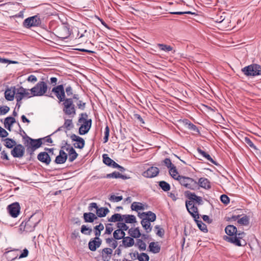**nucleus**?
<instances>
[{"label":"nucleus","instance_id":"nucleus-1","mask_svg":"<svg viewBox=\"0 0 261 261\" xmlns=\"http://www.w3.org/2000/svg\"><path fill=\"white\" fill-rule=\"evenodd\" d=\"M225 233L227 236H224L223 239L229 243H232L237 246H243L246 244L244 241V244H242L241 239L245 236V233L243 231H238L237 228L233 225H228L225 228Z\"/></svg>","mask_w":261,"mask_h":261},{"label":"nucleus","instance_id":"nucleus-7","mask_svg":"<svg viewBox=\"0 0 261 261\" xmlns=\"http://www.w3.org/2000/svg\"><path fill=\"white\" fill-rule=\"evenodd\" d=\"M47 85L44 81L39 82L34 87L30 89L31 94L34 96H41L47 92Z\"/></svg>","mask_w":261,"mask_h":261},{"label":"nucleus","instance_id":"nucleus-37","mask_svg":"<svg viewBox=\"0 0 261 261\" xmlns=\"http://www.w3.org/2000/svg\"><path fill=\"white\" fill-rule=\"evenodd\" d=\"M123 221V216L120 214H115L108 219V221L111 222H120Z\"/></svg>","mask_w":261,"mask_h":261},{"label":"nucleus","instance_id":"nucleus-46","mask_svg":"<svg viewBox=\"0 0 261 261\" xmlns=\"http://www.w3.org/2000/svg\"><path fill=\"white\" fill-rule=\"evenodd\" d=\"M136 246H137L140 250L144 251L146 248V245L142 239H137Z\"/></svg>","mask_w":261,"mask_h":261},{"label":"nucleus","instance_id":"nucleus-22","mask_svg":"<svg viewBox=\"0 0 261 261\" xmlns=\"http://www.w3.org/2000/svg\"><path fill=\"white\" fill-rule=\"evenodd\" d=\"M16 91L15 87H11L7 89L5 92V98L8 101H12L14 99V96L16 95Z\"/></svg>","mask_w":261,"mask_h":261},{"label":"nucleus","instance_id":"nucleus-5","mask_svg":"<svg viewBox=\"0 0 261 261\" xmlns=\"http://www.w3.org/2000/svg\"><path fill=\"white\" fill-rule=\"evenodd\" d=\"M62 102L63 111L66 115L73 117L76 114V107L71 98H65Z\"/></svg>","mask_w":261,"mask_h":261},{"label":"nucleus","instance_id":"nucleus-13","mask_svg":"<svg viewBox=\"0 0 261 261\" xmlns=\"http://www.w3.org/2000/svg\"><path fill=\"white\" fill-rule=\"evenodd\" d=\"M56 36L62 40L67 38L70 35L69 28L66 25H63L56 31Z\"/></svg>","mask_w":261,"mask_h":261},{"label":"nucleus","instance_id":"nucleus-59","mask_svg":"<svg viewBox=\"0 0 261 261\" xmlns=\"http://www.w3.org/2000/svg\"><path fill=\"white\" fill-rule=\"evenodd\" d=\"M76 105L77 107L81 110H84L86 108V102L81 100H77Z\"/></svg>","mask_w":261,"mask_h":261},{"label":"nucleus","instance_id":"nucleus-33","mask_svg":"<svg viewBox=\"0 0 261 261\" xmlns=\"http://www.w3.org/2000/svg\"><path fill=\"white\" fill-rule=\"evenodd\" d=\"M16 122L15 118L13 117L9 116L5 118L4 121L5 127L9 130H11L12 125Z\"/></svg>","mask_w":261,"mask_h":261},{"label":"nucleus","instance_id":"nucleus-25","mask_svg":"<svg viewBox=\"0 0 261 261\" xmlns=\"http://www.w3.org/2000/svg\"><path fill=\"white\" fill-rule=\"evenodd\" d=\"M113 253L112 249L105 248L101 250V254L102 259L103 261H109Z\"/></svg>","mask_w":261,"mask_h":261},{"label":"nucleus","instance_id":"nucleus-4","mask_svg":"<svg viewBox=\"0 0 261 261\" xmlns=\"http://www.w3.org/2000/svg\"><path fill=\"white\" fill-rule=\"evenodd\" d=\"M88 115L87 113H81L79 118V123H83L79 128V133L80 135H84L88 133L91 127L92 120L91 119H87Z\"/></svg>","mask_w":261,"mask_h":261},{"label":"nucleus","instance_id":"nucleus-29","mask_svg":"<svg viewBox=\"0 0 261 261\" xmlns=\"http://www.w3.org/2000/svg\"><path fill=\"white\" fill-rule=\"evenodd\" d=\"M183 123L188 129L194 132V133L200 134V131L196 125L191 122L189 120L184 119L183 120Z\"/></svg>","mask_w":261,"mask_h":261},{"label":"nucleus","instance_id":"nucleus-14","mask_svg":"<svg viewBox=\"0 0 261 261\" xmlns=\"http://www.w3.org/2000/svg\"><path fill=\"white\" fill-rule=\"evenodd\" d=\"M7 210L10 215L16 218L20 213V206L18 202H14L8 206Z\"/></svg>","mask_w":261,"mask_h":261},{"label":"nucleus","instance_id":"nucleus-48","mask_svg":"<svg viewBox=\"0 0 261 261\" xmlns=\"http://www.w3.org/2000/svg\"><path fill=\"white\" fill-rule=\"evenodd\" d=\"M63 125L67 130H70L73 126L71 119H65V122Z\"/></svg>","mask_w":261,"mask_h":261},{"label":"nucleus","instance_id":"nucleus-47","mask_svg":"<svg viewBox=\"0 0 261 261\" xmlns=\"http://www.w3.org/2000/svg\"><path fill=\"white\" fill-rule=\"evenodd\" d=\"M238 223L243 225H248L249 223V218L248 216L245 215L238 220Z\"/></svg>","mask_w":261,"mask_h":261},{"label":"nucleus","instance_id":"nucleus-2","mask_svg":"<svg viewBox=\"0 0 261 261\" xmlns=\"http://www.w3.org/2000/svg\"><path fill=\"white\" fill-rule=\"evenodd\" d=\"M185 196L189 199L186 201V206L188 212L193 218H198V211L197 206L194 203L198 205H202L203 203L202 198L197 196L195 193H192L189 191L185 192Z\"/></svg>","mask_w":261,"mask_h":261},{"label":"nucleus","instance_id":"nucleus-56","mask_svg":"<svg viewBox=\"0 0 261 261\" xmlns=\"http://www.w3.org/2000/svg\"><path fill=\"white\" fill-rule=\"evenodd\" d=\"M66 92L68 96H70L73 94V90L72 87L70 85L67 86L65 88V93Z\"/></svg>","mask_w":261,"mask_h":261},{"label":"nucleus","instance_id":"nucleus-58","mask_svg":"<svg viewBox=\"0 0 261 261\" xmlns=\"http://www.w3.org/2000/svg\"><path fill=\"white\" fill-rule=\"evenodd\" d=\"M155 228L158 229V231L156 232V235L161 238L163 237L164 235V230L162 228H161L159 225H156L155 226Z\"/></svg>","mask_w":261,"mask_h":261},{"label":"nucleus","instance_id":"nucleus-28","mask_svg":"<svg viewBox=\"0 0 261 261\" xmlns=\"http://www.w3.org/2000/svg\"><path fill=\"white\" fill-rule=\"evenodd\" d=\"M83 218L86 223H93L97 219L96 215L91 212L85 213L83 214Z\"/></svg>","mask_w":261,"mask_h":261},{"label":"nucleus","instance_id":"nucleus-18","mask_svg":"<svg viewBox=\"0 0 261 261\" xmlns=\"http://www.w3.org/2000/svg\"><path fill=\"white\" fill-rule=\"evenodd\" d=\"M70 138L72 141H75L77 142L73 144L75 148L79 149H82L84 148L85 142L83 138L76 135L75 134H72L70 136Z\"/></svg>","mask_w":261,"mask_h":261},{"label":"nucleus","instance_id":"nucleus-21","mask_svg":"<svg viewBox=\"0 0 261 261\" xmlns=\"http://www.w3.org/2000/svg\"><path fill=\"white\" fill-rule=\"evenodd\" d=\"M198 188H202L205 190H210L211 188V182L209 180L205 177H201L199 179L197 182Z\"/></svg>","mask_w":261,"mask_h":261},{"label":"nucleus","instance_id":"nucleus-19","mask_svg":"<svg viewBox=\"0 0 261 261\" xmlns=\"http://www.w3.org/2000/svg\"><path fill=\"white\" fill-rule=\"evenodd\" d=\"M37 159L46 165H48L51 161L50 155L46 151L40 152L37 155Z\"/></svg>","mask_w":261,"mask_h":261},{"label":"nucleus","instance_id":"nucleus-38","mask_svg":"<svg viewBox=\"0 0 261 261\" xmlns=\"http://www.w3.org/2000/svg\"><path fill=\"white\" fill-rule=\"evenodd\" d=\"M123 219L126 223H134L136 222V218L134 215H123Z\"/></svg>","mask_w":261,"mask_h":261},{"label":"nucleus","instance_id":"nucleus-43","mask_svg":"<svg viewBox=\"0 0 261 261\" xmlns=\"http://www.w3.org/2000/svg\"><path fill=\"white\" fill-rule=\"evenodd\" d=\"M159 186L165 192L169 191L170 190V185L165 181H160L159 182Z\"/></svg>","mask_w":261,"mask_h":261},{"label":"nucleus","instance_id":"nucleus-44","mask_svg":"<svg viewBox=\"0 0 261 261\" xmlns=\"http://www.w3.org/2000/svg\"><path fill=\"white\" fill-rule=\"evenodd\" d=\"M157 46L159 47L160 50L164 51L165 52H169L173 50V47L170 45L158 43L157 44Z\"/></svg>","mask_w":261,"mask_h":261},{"label":"nucleus","instance_id":"nucleus-9","mask_svg":"<svg viewBox=\"0 0 261 261\" xmlns=\"http://www.w3.org/2000/svg\"><path fill=\"white\" fill-rule=\"evenodd\" d=\"M42 21L38 14L25 19L22 25L24 28L30 29L32 27H39Z\"/></svg>","mask_w":261,"mask_h":261},{"label":"nucleus","instance_id":"nucleus-3","mask_svg":"<svg viewBox=\"0 0 261 261\" xmlns=\"http://www.w3.org/2000/svg\"><path fill=\"white\" fill-rule=\"evenodd\" d=\"M25 136H22L24 140V144L27 147V152L31 156H32L34 151L43 144L41 139H34L28 136L24 131H23Z\"/></svg>","mask_w":261,"mask_h":261},{"label":"nucleus","instance_id":"nucleus-12","mask_svg":"<svg viewBox=\"0 0 261 261\" xmlns=\"http://www.w3.org/2000/svg\"><path fill=\"white\" fill-rule=\"evenodd\" d=\"M11 151V154L14 158H21L24 154L25 147L21 144L14 146Z\"/></svg>","mask_w":261,"mask_h":261},{"label":"nucleus","instance_id":"nucleus-11","mask_svg":"<svg viewBox=\"0 0 261 261\" xmlns=\"http://www.w3.org/2000/svg\"><path fill=\"white\" fill-rule=\"evenodd\" d=\"M30 89H26L22 87H20L19 88L17 89L16 91V95L15 96V98L17 101H21L23 98H31L33 97L32 94H31V92L30 93Z\"/></svg>","mask_w":261,"mask_h":261},{"label":"nucleus","instance_id":"nucleus-34","mask_svg":"<svg viewBox=\"0 0 261 261\" xmlns=\"http://www.w3.org/2000/svg\"><path fill=\"white\" fill-rule=\"evenodd\" d=\"M128 233L130 236V237L132 238H139L141 236V233L140 231V229L139 227H136L135 228H131L128 229Z\"/></svg>","mask_w":261,"mask_h":261},{"label":"nucleus","instance_id":"nucleus-36","mask_svg":"<svg viewBox=\"0 0 261 261\" xmlns=\"http://www.w3.org/2000/svg\"><path fill=\"white\" fill-rule=\"evenodd\" d=\"M109 212V210L107 207H100L98 208L96 211V216L97 217H105Z\"/></svg>","mask_w":261,"mask_h":261},{"label":"nucleus","instance_id":"nucleus-26","mask_svg":"<svg viewBox=\"0 0 261 261\" xmlns=\"http://www.w3.org/2000/svg\"><path fill=\"white\" fill-rule=\"evenodd\" d=\"M121 242L122 244H120V246H123L125 248L132 247L135 244L134 239L130 237L123 238Z\"/></svg>","mask_w":261,"mask_h":261},{"label":"nucleus","instance_id":"nucleus-24","mask_svg":"<svg viewBox=\"0 0 261 261\" xmlns=\"http://www.w3.org/2000/svg\"><path fill=\"white\" fill-rule=\"evenodd\" d=\"M138 216L140 218L142 219V220L145 219V218H150V220H151V222L155 221L156 218V215L151 211L143 212L142 213H138Z\"/></svg>","mask_w":261,"mask_h":261},{"label":"nucleus","instance_id":"nucleus-53","mask_svg":"<svg viewBox=\"0 0 261 261\" xmlns=\"http://www.w3.org/2000/svg\"><path fill=\"white\" fill-rule=\"evenodd\" d=\"M122 199L123 197L122 196H115V195H111V196L109 198V200L112 202H119L122 200Z\"/></svg>","mask_w":261,"mask_h":261},{"label":"nucleus","instance_id":"nucleus-23","mask_svg":"<svg viewBox=\"0 0 261 261\" xmlns=\"http://www.w3.org/2000/svg\"><path fill=\"white\" fill-rule=\"evenodd\" d=\"M43 217V213L41 211H38L32 214L29 219L36 226L40 222Z\"/></svg>","mask_w":261,"mask_h":261},{"label":"nucleus","instance_id":"nucleus-39","mask_svg":"<svg viewBox=\"0 0 261 261\" xmlns=\"http://www.w3.org/2000/svg\"><path fill=\"white\" fill-rule=\"evenodd\" d=\"M169 174L174 179L178 180L179 177L181 175H178V173L177 171L176 167L174 165L170 168H169Z\"/></svg>","mask_w":261,"mask_h":261},{"label":"nucleus","instance_id":"nucleus-15","mask_svg":"<svg viewBox=\"0 0 261 261\" xmlns=\"http://www.w3.org/2000/svg\"><path fill=\"white\" fill-rule=\"evenodd\" d=\"M36 226L29 219L27 221L22 222L20 225V229L27 232H30L35 229Z\"/></svg>","mask_w":261,"mask_h":261},{"label":"nucleus","instance_id":"nucleus-64","mask_svg":"<svg viewBox=\"0 0 261 261\" xmlns=\"http://www.w3.org/2000/svg\"><path fill=\"white\" fill-rule=\"evenodd\" d=\"M113 239L115 240H120V233L118 229H117L113 232Z\"/></svg>","mask_w":261,"mask_h":261},{"label":"nucleus","instance_id":"nucleus-30","mask_svg":"<svg viewBox=\"0 0 261 261\" xmlns=\"http://www.w3.org/2000/svg\"><path fill=\"white\" fill-rule=\"evenodd\" d=\"M149 251L153 253H158L161 251V246L159 245V243L156 242H151L150 243L148 247Z\"/></svg>","mask_w":261,"mask_h":261},{"label":"nucleus","instance_id":"nucleus-41","mask_svg":"<svg viewBox=\"0 0 261 261\" xmlns=\"http://www.w3.org/2000/svg\"><path fill=\"white\" fill-rule=\"evenodd\" d=\"M132 211L138 212L139 210H144V208L142 203L138 202H134L131 205Z\"/></svg>","mask_w":261,"mask_h":261},{"label":"nucleus","instance_id":"nucleus-27","mask_svg":"<svg viewBox=\"0 0 261 261\" xmlns=\"http://www.w3.org/2000/svg\"><path fill=\"white\" fill-rule=\"evenodd\" d=\"M150 222L151 221L150 220V218H145V219H143L141 221V224L143 228L145 230L147 233H149L152 230Z\"/></svg>","mask_w":261,"mask_h":261},{"label":"nucleus","instance_id":"nucleus-63","mask_svg":"<svg viewBox=\"0 0 261 261\" xmlns=\"http://www.w3.org/2000/svg\"><path fill=\"white\" fill-rule=\"evenodd\" d=\"M50 135H48L45 137L41 138L42 139V141L43 142V144H44L45 142L51 143H53V140L50 138Z\"/></svg>","mask_w":261,"mask_h":261},{"label":"nucleus","instance_id":"nucleus-8","mask_svg":"<svg viewBox=\"0 0 261 261\" xmlns=\"http://www.w3.org/2000/svg\"><path fill=\"white\" fill-rule=\"evenodd\" d=\"M178 177V181L182 186L192 190H198L197 182L194 179L185 176Z\"/></svg>","mask_w":261,"mask_h":261},{"label":"nucleus","instance_id":"nucleus-60","mask_svg":"<svg viewBox=\"0 0 261 261\" xmlns=\"http://www.w3.org/2000/svg\"><path fill=\"white\" fill-rule=\"evenodd\" d=\"M162 162L169 169L174 166V165L172 164L171 160L169 158H166L162 161Z\"/></svg>","mask_w":261,"mask_h":261},{"label":"nucleus","instance_id":"nucleus-16","mask_svg":"<svg viewBox=\"0 0 261 261\" xmlns=\"http://www.w3.org/2000/svg\"><path fill=\"white\" fill-rule=\"evenodd\" d=\"M65 146H62L61 149L59 151V154L57 155L55 160V163L57 164H62L66 162L67 158V154L64 151Z\"/></svg>","mask_w":261,"mask_h":261},{"label":"nucleus","instance_id":"nucleus-17","mask_svg":"<svg viewBox=\"0 0 261 261\" xmlns=\"http://www.w3.org/2000/svg\"><path fill=\"white\" fill-rule=\"evenodd\" d=\"M159 169L158 167L152 166L144 171L142 175L145 177L153 178L159 174Z\"/></svg>","mask_w":261,"mask_h":261},{"label":"nucleus","instance_id":"nucleus-49","mask_svg":"<svg viewBox=\"0 0 261 261\" xmlns=\"http://www.w3.org/2000/svg\"><path fill=\"white\" fill-rule=\"evenodd\" d=\"M244 143L247 144L248 146H249L251 148L257 150V148L256 146L254 145L252 141L251 140V139L248 137H245L244 138Z\"/></svg>","mask_w":261,"mask_h":261},{"label":"nucleus","instance_id":"nucleus-6","mask_svg":"<svg viewBox=\"0 0 261 261\" xmlns=\"http://www.w3.org/2000/svg\"><path fill=\"white\" fill-rule=\"evenodd\" d=\"M241 70L247 76H255L261 75V66L258 64H251L243 68Z\"/></svg>","mask_w":261,"mask_h":261},{"label":"nucleus","instance_id":"nucleus-50","mask_svg":"<svg viewBox=\"0 0 261 261\" xmlns=\"http://www.w3.org/2000/svg\"><path fill=\"white\" fill-rule=\"evenodd\" d=\"M139 261H149V256L145 253H141L140 255L137 256Z\"/></svg>","mask_w":261,"mask_h":261},{"label":"nucleus","instance_id":"nucleus-35","mask_svg":"<svg viewBox=\"0 0 261 261\" xmlns=\"http://www.w3.org/2000/svg\"><path fill=\"white\" fill-rule=\"evenodd\" d=\"M199 215H198V218H194L195 221L196 222L199 229L204 232H207L208 230L207 229L206 225L202 222V221L199 220Z\"/></svg>","mask_w":261,"mask_h":261},{"label":"nucleus","instance_id":"nucleus-52","mask_svg":"<svg viewBox=\"0 0 261 261\" xmlns=\"http://www.w3.org/2000/svg\"><path fill=\"white\" fill-rule=\"evenodd\" d=\"M113 224L111 223H108L106 224V230L105 234H111L113 231V228L112 227Z\"/></svg>","mask_w":261,"mask_h":261},{"label":"nucleus","instance_id":"nucleus-31","mask_svg":"<svg viewBox=\"0 0 261 261\" xmlns=\"http://www.w3.org/2000/svg\"><path fill=\"white\" fill-rule=\"evenodd\" d=\"M102 159L103 163L108 166L112 167L114 168L117 165V163L109 157L107 154H103L102 155Z\"/></svg>","mask_w":261,"mask_h":261},{"label":"nucleus","instance_id":"nucleus-57","mask_svg":"<svg viewBox=\"0 0 261 261\" xmlns=\"http://www.w3.org/2000/svg\"><path fill=\"white\" fill-rule=\"evenodd\" d=\"M10 110L8 106H4L0 107V115L7 114Z\"/></svg>","mask_w":261,"mask_h":261},{"label":"nucleus","instance_id":"nucleus-62","mask_svg":"<svg viewBox=\"0 0 261 261\" xmlns=\"http://www.w3.org/2000/svg\"><path fill=\"white\" fill-rule=\"evenodd\" d=\"M8 133L0 126V137L5 138L8 136Z\"/></svg>","mask_w":261,"mask_h":261},{"label":"nucleus","instance_id":"nucleus-55","mask_svg":"<svg viewBox=\"0 0 261 261\" xmlns=\"http://www.w3.org/2000/svg\"><path fill=\"white\" fill-rule=\"evenodd\" d=\"M109 133H110V129L108 125L106 126L105 130V136L103 138V143H106L109 140Z\"/></svg>","mask_w":261,"mask_h":261},{"label":"nucleus","instance_id":"nucleus-61","mask_svg":"<svg viewBox=\"0 0 261 261\" xmlns=\"http://www.w3.org/2000/svg\"><path fill=\"white\" fill-rule=\"evenodd\" d=\"M220 199L221 202L225 204H228L230 201L229 198L227 195L224 194H223L221 196Z\"/></svg>","mask_w":261,"mask_h":261},{"label":"nucleus","instance_id":"nucleus-45","mask_svg":"<svg viewBox=\"0 0 261 261\" xmlns=\"http://www.w3.org/2000/svg\"><path fill=\"white\" fill-rule=\"evenodd\" d=\"M92 228L87 227L85 225H83L81 228V233L85 235H88V236L90 235L92 232Z\"/></svg>","mask_w":261,"mask_h":261},{"label":"nucleus","instance_id":"nucleus-54","mask_svg":"<svg viewBox=\"0 0 261 261\" xmlns=\"http://www.w3.org/2000/svg\"><path fill=\"white\" fill-rule=\"evenodd\" d=\"M120 176V173L118 172L114 171L111 173L108 174L105 176V177L107 178H119Z\"/></svg>","mask_w":261,"mask_h":261},{"label":"nucleus","instance_id":"nucleus-51","mask_svg":"<svg viewBox=\"0 0 261 261\" xmlns=\"http://www.w3.org/2000/svg\"><path fill=\"white\" fill-rule=\"evenodd\" d=\"M126 223H122V222H118L117 223V227L118 229H121L122 230H128L129 227L128 226L125 224Z\"/></svg>","mask_w":261,"mask_h":261},{"label":"nucleus","instance_id":"nucleus-20","mask_svg":"<svg viewBox=\"0 0 261 261\" xmlns=\"http://www.w3.org/2000/svg\"><path fill=\"white\" fill-rule=\"evenodd\" d=\"M102 243V240L100 239L95 240L94 238L91 239L88 243L89 249L92 251H95L99 248Z\"/></svg>","mask_w":261,"mask_h":261},{"label":"nucleus","instance_id":"nucleus-10","mask_svg":"<svg viewBox=\"0 0 261 261\" xmlns=\"http://www.w3.org/2000/svg\"><path fill=\"white\" fill-rule=\"evenodd\" d=\"M51 92H54L58 99L59 102H61L66 98L64 85L63 84L59 85L53 87Z\"/></svg>","mask_w":261,"mask_h":261},{"label":"nucleus","instance_id":"nucleus-42","mask_svg":"<svg viewBox=\"0 0 261 261\" xmlns=\"http://www.w3.org/2000/svg\"><path fill=\"white\" fill-rule=\"evenodd\" d=\"M117 240H115L112 238L106 239V242L113 249H115L118 246Z\"/></svg>","mask_w":261,"mask_h":261},{"label":"nucleus","instance_id":"nucleus-32","mask_svg":"<svg viewBox=\"0 0 261 261\" xmlns=\"http://www.w3.org/2000/svg\"><path fill=\"white\" fill-rule=\"evenodd\" d=\"M65 149L66 151H68L69 161L70 162H72L76 159L78 156V154L72 147H70V148L66 147L65 148Z\"/></svg>","mask_w":261,"mask_h":261},{"label":"nucleus","instance_id":"nucleus-40","mask_svg":"<svg viewBox=\"0 0 261 261\" xmlns=\"http://www.w3.org/2000/svg\"><path fill=\"white\" fill-rule=\"evenodd\" d=\"M3 141L5 142V146L8 148H12L16 144L15 140L11 138H6Z\"/></svg>","mask_w":261,"mask_h":261}]
</instances>
